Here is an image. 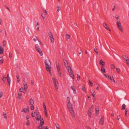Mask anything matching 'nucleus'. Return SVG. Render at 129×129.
<instances>
[{
	"label": "nucleus",
	"instance_id": "nucleus-19",
	"mask_svg": "<svg viewBox=\"0 0 129 129\" xmlns=\"http://www.w3.org/2000/svg\"><path fill=\"white\" fill-rule=\"evenodd\" d=\"M40 120L41 122L40 124V126H42L44 124V121L43 119L42 118V119H40Z\"/></svg>",
	"mask_w": 129,
	"mask_h": 129
},
{
	"label": "nucleus",
	"instance_id": "nucleus-61",
	"mask_svg": "<svg viewBox=\"0 0 129 129\" xmlns=\"http://www.w3.org/2000/svg\"><path fill=\"white\" fill-rule=\"evenodd\" d=\"M31 115L32 117H35V115L34 114V113L33 112L31 113Z\"/></svg>",
	"mask_w": 129,
	"mask_h": 129
},
{
	"label": "nucleus",
	"instance_id": "nucleus-12",
	"mask_svg": "<svg viewBox=\"0 0 129 129\" xmlns=\"http://www.w3.org/2000/svg\"><path fill=\"white\" fill-rule=\"evenodd\" d=\"M100 64L102 67H104L105 66V62L104 61H103L102 59L100 60Z\"/></svg>",
	"mask_w": 129,
	"mask_h": 129
},
{
	"label": "nucleus",
	"instance_id": "nucleus-2",
	"mask_svg": "<svg viewBox=\"0 0 129 129\" xmlns=\"http://www.w3.org/2000/svg\"><path fill=\"white\" fill-rule=\"evenodd\" d=\"M67 106L71 114L72 117H73L74 118L75 116L74 112L72 107V105L71 103L67 104Z\"/></svg>",
	"mask_w": 129,
	"mask_h": 129
},
{
	"label": "nucleus",
	"instance_id": "nucleus-44",
	"mask_svg": "<svg viewBox=\"0 0 129 129\" xmlns=\"http://www.w3.org/2000/svg\"><path fill=\"white\" fill-rule=\"evenodd\" d=\"M30 108L31 110H34V106L33 105H32L30 107Z\"/></svg>",
	"mask_w": 129,
	"mask_h": 129
},
{
	"label": "nucleus",
	"instance_id": "nucleus-26",
	"mask_svg": "<svg viewBox=\"0 0 129 129\" xmlns=\"http://www.w3.org/2000/svg\"><path fill=\"white\" fill-rule=\"evenodd\" d=\"M66 68L67 70L68 71V72L69 73H70V69H71V68L70 66H69L67 67H66Z\"/></svg>",
	"mask_w": 129,
	"mask_h": 129
},
{
	"label": "nucleus",
	"instance_id": "nucleus-29",
	"mask_svg": "<svg viewBox=\"0 0 129 129\" xmlns=\"http://www.w3.org/2000/svg\"><path fill=\"white\" fill-rule=\"evenodd\" d=\"M42 10L43 12L45 13V14L46 15H47V13L46 9L44 8H43L42 9Z\"/></svg>",
	"mask_w": 129,
	"mask_h": 129
},
{
	"label": "nucleus",
	"instance_id": "nucleus-4",
	"mask_svg": "<svg viewBox=\"0 0 129 129\" xmlns=\"http://www.w3.org/2000/svg\"><path fill=\"white\" fill-rule=\"evenodd\" d=\"M117 27L122 32H123V29L121 25V24L120 22V21L119 20L117 21Z\"/></svg>",
	"mask_w": 129,
	"mask_h": 129
},
{
	"label": "nucleus",
	"instance_id": "nucleus-63",
	"mask_svg": "<svg viewBox=\"0 0 129 129\" xmlns=\"http://www.w3.org/2000/svg\"><path fill=\"white\" fill-rule=\"evenodd\" d=\"M41 16L43 18V19H44L45 18V16L44 15H43L42 14L41 15Z\"/></svg>",
	"mask_w": 129,
	"mask_h": 129
},
{
	"label": "nucleus",
	"instance_id": "nucleus-56",
	"mask_svg": "<svg viewBox=\"0 0 129 129\" xmlns=\"http://www.w3.org/2000/svg\"><path fill=\"white\" fill-rule=\"evenodd\" d=\"M9 57L10 58H11L12 57V54L11 53H10L9 54Z\"/></svg>",
	"mask_w": 129,
	"mask_h": 129
},
{
	"label": "nucleus",
	"instance_id": "nucleus-46",
	"mask_svg": "<svg viewBox=\"0 0 129 129\" xmlns=\"http://www.w3.org/2000/svg\"><path fill=\"white\" fill-rule=\"evenodd\" d=\"M88 116L90 117H91V113L89 112V113H88Z\"/></svg>",
	"mask_w": 129,
	"mask_h": 129
},
{
	"label": "nucleus",
	"instance_id": "nucleus-10",
	"mask_svg": "<svg viewBox=\"0 0 129 129\" xmlns=\"http://www.w3.org/2000/svg\"><path fill=\"white\" fill-rule=\"evenodd\" d=\"M103 25L104 27L106 29L108 30L109 31H111V30L109 29V28L107 24L105 22H104L103 23Z\"/></svg>",
	"mask_w": 129,
	"mask_h": 129
},
{
	"label": "nucleus",
	"instance_id": "nucleus-49",
	"mask_svg": "<svg viewBox=\"0 0 129 129\" xmlns=\"http://www.w3.org/2000/svg\"><path fill=\"white\" fill-rule=\"evenodd\" d=\"M42 126H40V125L38 127H37V129H41L42 128V127H41Z\"/></svg>",
	"mask_w": 129,
	"mask_h": 129
},
{
	"label": "nucleus",
	"instance_id": "nucleus-45",
	"mask_svg": "<svg viewBox=\"0 0 129 129\" xmlns=\"http://www.w3.org/2000/svg\"><path fill=\"white\" fill-rule=\"evenodd\" d=\"M30 124V122L29 120H28L27 122L26 125H29Z\"/></svg>",
	"mask_w": 129,
	"mask_h": 129
},
{
	"label": "nucleus",
	"instance_id": "nucleus-50",
	"mask_svg": "<svg viewBox=\"0 0 129 129\" xmlns=\"http://www.w3.org/2000/svg\"><path fill=\"white\" fill-rule=\"evenodd\" d=\"M82 52V51L81 49L80 50L78 51V53L79 54H81Z\"/></svg>",
	"mask_w": 129,
	"mask_h": 129
},
{
	"label": "nucleus",
	"instance_id": "nucleus-9",
	"mask_svg": "<svg viewBox=\"0 0 129 129\" xmlns=\"http://www.w3.org/2000/svg\"><path fill=\"white\" fill-rule=\"evenodd\" d=\"M104 117L103 116V117H101V118L100 119L99 121V123L101 125H103L104 124Z\"/></svg>",
	"mask_w": 129,
	"mask_h": 129
},
{
	"label": "nucleus",
	"instance_id": "nucleus-41",
	"mask_svg": "<svg viewBox=\"0 0 129 129\" xmlns=\"http://www.w3.org/2000/svg\"><path fill=\"white\" fill-rule=\"evenodd\" d=\"M125 61H126V63L128 65L129 64V59H126Z\"/></svg>",
	"mask_w": 129,
	"mask_h": 129
},
{
	"label": "nucleus",
	"instance_id": "nucleus-47",
	"mask_svg": "<svg viewBox=\"0 0 129 129\" xmlns=\"http://www.w3.org/2000/svg\"><path fill=\"white\" fill-rule=\"evenodd\" d=\"M56 127L58 129H60V128L59 127V124H58L57 123L56 124Z\"/></svg>",
	"mask_w": 129,
	"mask_h": 129
},
{
	"label": "nucleus",
	"instance_id": "nucleus-42",
	"mask_svg": "<svg viewBox=\"0 0 129 129\" xmlns=\"http://www.w3.org/2000/svg\"><path fill=\"white\" fill-rule=\"evenodd\" d=\"M89 82L90 84V86H93V83H92V82H91V81H90V80H89Z\"/></svg>",
	"mask_w": 129,
	"mask_h": 129
},
{
	"label": "nucleus",
	"instance_id": "nucleus-8",
	"mask_svg": "<svg viewBox=\"0 0 129 129\" xmlns=\"http://www.w3.org/2000/svg\"><path fill=\"white\" fill-rule=\"evenodd\" d=\"M64 65L66 68L70 66L68 63V61L66 60H63Z\"/></svg>",
	"mask_w": 129,
	"mask_h": 129
},
{
	"label": "nucleus",
	"instance_id": "nucleus-48",
	"mask_svg": "<svg viewBox=\"0 0 129 129\" xmlns=\"http://www.w3.org/2000/svg\"><path fill=\"white\" fill-rule=\"evenodd\" d=\"M31 84L32 85H34V81L33 80H31Z\"/></svg>",
	"mask_w": 129,
	"mask_h": 129
},
{
	"label": "nucleus",
	"instance_id": "nucleus-31",
	"mask_svg": "<svg viewBox=\"0 0 129 129\" xmlns=\"http://www.w3.org/2000/svg\"><path fill=\"white\" fill-rule=\"evenodd\" d=\"M125 104H123L122 105V109L124 110L125 109Z\"/></svg>",
	"mask_w": 129,
	"mask_h": 129
},
{
	"label": "nucleus",
	"instance_id": "nucleus-40",
	"mask_svg": "<svg viewBox=\"0 0 129 129\" xmlns=\"http://www.w3.org/2000/svg\"><path fill=\"white\" fill-rule=\"evenodd\" d=\"M123 57L124 59L126 60V59H127V58H128V57H126L125 55H123Z\"/></svg>",
	"mask_w": 129,
	"mask_h": 129
},
{
	"label": "nucleus",
	"instance_id": "nucleus-1",
	"mask_svg": "<svg viewBox=\"0 0 129 129\" xmlns=\"http://www.w3.org/2000/svg\"><path fill=\"white\" fill-rule=\"evenodd\" d=\"M52 80L54 84L55 88L56 91H57L59 86L58 80L55 77H54L52 78Z\"/></svg>",
	"mask_w": 129,
	"mask_h": 129
},
{
	"label": "nucleus",
	"instance_id": "nucleus-15",
	"mask_svg": "<svg viewBox=\"0 0 129 129\" xmlns=\"http://www.w3.org/2000/svg\"><path fill=\"white\" fill-rule=\"evenodd\" d=\"M23 85H24V89L25 90H26L28 86L27 84L25 83V82H24L23 83Z\"/></svg>",
	"mask_w": 129,
	"mask_h": 129
},
{
	"label": "nucleus",
	"instance_id": "nucleus-17",
	"mask_svg": "<svg viewBox=\"0 0 129 129\" xmlns=\"http://www.w3.org/2000/svg\"><path fill=\"white\" fill-rule=\"evenodd\" d=\"M28 107H27V109L26 108H24L21 112H23V111H24V112L25 113H27V112L28 113Z\"/></svg>",
	"mask_w": 129,
	"mask_h": 129
},
{
	"label": "nucleus",
	"instance_id": "nucleus-34",
	"mask_svg": "<svg viewBox=\"0 0 129 129\" xmlns=\"http://www.w3.org/2000/svg\"><path fill=\"white\" fill-rule=\"evenodd\" d=\"M43 108H44V111L46 110V108L45 104V103H44V102L43 103Z\"/></svg>",
	"mask_w": 129,
	"mask_h": 129
},
{
	"label": "nucleus",
	"instance_id": "nucleus-28",
	"mask_svg": "<svg viewBox=\"0 0 129 129\" xmlns=\"http://www.w3.org/2000/svg\"><path fill=\"white\" fill-rule=\"evenodd\" d=\"M61 7L60 6L57 5V10L58 12H59L60 10Z\"/></svg>",
	"mask_w": 129,
	"mask_h": 129
},
{
	"label": "nucleus",
	"instance_id": "nucleus-13",
	"mask_svg": "<svg viewBox=\"0 0 129 129\" xmlns=\"http://www.w3.org/2000/svg\"><path fill=\"white\" fill-rule=\"evenodd\" d=\"M70 74L71 77L73 79H74V76L73 74V72L72 69H70Z\"/></svg>",
	"mask_w": 129,
	"mask_h": 129
},
{
	"label": "nucleus",
	"instance_id": "nucleus-43",
	"mask_svg": "<svg viewBox=\"0 0 129 129\" xmlns=\"http://www.w3.org/2000/svg\"><path fill=\"white\" fill-rule=\"evenodd\" d=\"M3 78L2 79V80L3 81H4V82H5L6 79V77H4V76H3Z\"/></svg>",
	"mask_w": 129,
	"mask_h": 129
},
{
	"label": "nucleus",
	"instance_id": "nucleus-37",
	"mask_svg": "<svg viewBox=\"0 0 129 129\" xmlns=\"http://www.w3.org/2000/svg\"><path fill=\"white\" fill-rule=\"evenodd\" d=\"M16 78H17V83H18L19 81V76H18H18H16Z\"/></svg>",
	"mask_w": 129,
	"mask_h": 129
},
{
	"label": "nucleus",
	"instance_id": "nucleus-52",
	"mask_svg": "<svg viewBox=\"0 0 129 129\" xmlns=\"http://www.w3.org/2000/svg\"><path fill=\"white\" fill-rule=\"evenodd\" d=\"M116 71H117V72L118 73H120V72H119L120 69L119 68H117L116 69Z\"/></svg>",
	"mask_w": 129,
	"mask_h": 129
},
{
	"label": "nucleus",
	"instance_id": "nucleus-30",
	"mask_svg": "<svg viewBox=\"0 0 129 129\" xmlns=\"http://www.w3.org/2000/svg\"><path fill=\"white\" fill-rule=\"evenodd\" d=\"M94 52L95 53L96 55H97L98 54V50L97 48H95L94 49Z\"/></svg>",
	"mask_w": 129,
	"mask_h": 129
},
{
	"label": "nucleus",
	"instance_id": "nucleus-23",
	"mask_svg": "<svg viewBox=\"0 0 129 129\" xmlns=\"http://www.w3.org/2000/svg\"><path fill=\"white\" fill-rule=\"evenodd\" d=\"M71 89L73 90L74 92V93L75 94L76 93V90L75 89V88L74 86H72L71 87Z\"/></svg>",
	"mask_w": 129,
	"mask_h": 129
},
{
	"label": "nucleus",
	"instance_id": "nucleus-64",
	"mask_svg": "<svg viewBox=\"0 0 129 129\" xmlns=\"http://www.w3.org/2000/svg\"><path fill=\"white\" fill-rule=\"evenodd\" d=\"M117 119L119 120L120 118V116L119 115V116H117Z\"/></svg>",
	"mask_w": 129,
	"mask_h": 129
},
{
	"label": "nucleus",
	"instance_id": "nucleus-20",
	"mask_svg": "<svg viewBox=\"0 0 129 129\" xmlns=\"http://www.w3.org/2000/svg\"><path fill=\"white\" fill-rule=\"evenodd\" d=\"M95 115L97 116L98 115V113L99 112V109L97 108H95Z\"/></svg>",
	"mask_w": 129,
	"mask_h": 129
},
{
	"label": "nucleus",
	"instance_id": "nucleus-58",
	"mask_svg": "<svg viewBox=\"0 0 129 129\" xmlns=\"http://www.w3.org/2000/svg\"><path fill=\"white\" fill-rule=\"evenodd\" d=\"M29 116L28 115H27L26 116V120L28 119L29 118Z\"/></svg>",
	"mask_w": 129,
	"mask_h": 129
},
{
	"label": "nucleus",
	"instance_id": "nucleus-21",
	"mask_svg": "<svg viewBox=\"0 0 129 129\" xmlns=\"http://www.w3.org/2000/svg\"><path fill=\"white\" fill-rule=\"evenodd\" d=\"M35 48L37 51L41 49L38 45L37 44L35 45Z\"/></svg>",
	"mask_w": 129,
	"mask_h": 129
},
{
	"label": "nucleus",
	"instance_id": "nucleus-54",
	"mask_svg": "<svg viewBox=\"0 0 129 129\" xmlns=\"http://www.w3.org/2000/svg\"><path fill=\"white\" fill-rule=\"evenodd\" d=\"M23 88L22 87L21 88L19 89V91L20 92H22L23 91Z\"/></svg>",
	"mask_w": 129,
	"mask_h": 129
},
{
	"label": "nucleus",
	"instance_id": "nucleus-16",
	"mask_svg": "<svg viewBox=\"0 0 129 129\" xmlns=\"http://www.w3.org/2000/svg\"><path fill=\"white\" fill-rule=\"evenodd\" d=\"M37 51L39 53L41 56H42L43 55V53L42 52V50H41V49L39 50H37Z\"/></svg>",
	"mask_w": 129,
	"mask_h": 129
},
{
	"label": "nucleus",
	"instance_id": "nucleus-25",
	"mask_svg": "<svg viewBox=\"0 0 129 129\" xmlns=\"http://www.w3.org/2000/svg\"><path fill=\"white\" fill-rule=\"evenodd\" d=\"M3 48L2 47L0 46V54H2L3 53Z\"/></svg>",
	"mask_w": 129,
	"mask_h": 129
},
{
	"label": "nucleus",
	"instance_id": "nucleus-55",
	"mask_svg": "<svg viewBox=\"0 0 129 129\" xmlns=\"http://www.w3.org/2000/svg\"><path fill=\"white\" fill-rule=\"evenodd\" d=\"M5 6L6 7V8H7V9L8 10L10 11L9 8L6 5H5Z\"/></svg>",
	"mask_w": 129,
	"mask_h": 129
},
{
	"label": "nucleus",
	"instance_id": "nucleus-39",
	"mask_svg": "<svg viewBox=\"0 0 129 129\" xmlns=\"http://www.w3.org/2000/svg\"><path fill=\"white\" fill-rule=\"evenodd\" d=\"M37 111H38V109L37 108L35 110V112H34V114H37V113H37Z\"/></svg>",
	"mask_w": 129,
	"mask_h": 129
},
{
	"label": "nucleus",
	"instance_id": "nucleus-3",
	"mask_svg": "<svg viewBox=\"0 0 129 129\" xmlns=\"http://www.w3.org/2000/svg\"><path fill=\"white\" fill-rule=\"evenodd\" d=\"M48 35L51 42L52 43H53L54 42V40L52 33L51 31H49L48 33Z\"/></svg>",
	"mask_w": 129,
	"mask_h": 129
},
{
	"label": "nucleus",
	"instance_id": "nucleus-60",
	"mask_svg": "<svg viewBox=\"0 0 129 129\" xmlns=\"http://www.w3.org/2000/svg\"><path fill=\"white\" fill-rule=\"evenodd\" d=\"M22 95V94L20 93H18V97H20Z\"/></svg>",
	"mask_w": 129,
	"mask_h": 129
},
{
	"label": "nucleus",
	"instance_id": "nucleus-11",
	"mask_svg": "<svg viewBox=\"0 0 129 129\" xmlns=\"http://www.w3.org/2000/svg\"><path fill=\"white\" fill-rule=\"evenodd\" d=\"M45 65L46 66H51V62L49 59H46V62H45Z\"/></svg>",
	"mask_w": 129,
	"mask_h": 129
},
{
	"label": "nucleus",
	"instance_id": "nucleus-62",
	"mask_svg": "<svg viewBox=\"0 0 129 129\" xmlns=\"http://www.w3.org/2000/svg\"><path fill=\"white\" fill-rule=\"evenodd\" d=\"M115 6H114L113 8L112 9V10L113 11H114L115 10Z\"/></svg>",
	"mask_w": 129,
	"mask_h": 129
},
{
	"label": "nucleus",
	"instance_id": "nucleus-59",
	"mask_svg": "<svg viewBox=\"0 0 129 129\" xmlns=\"http://www.w3.org/2000/svg\"><path fill=\"white\" fill-rule=\"evenodd\" d=\"M35 22H36V26H38L39 25V23H38V22H36V21H35Z\"/></svg>",
	"mask_w": 129,
	"mask_h": 129
},
{
	"label": "nucleus",
	"instance_id": "nucleus-53",
	"mask_svg": "<svg viewBox=\"0 0 129 129\" xmlns=\"http://www.w3.org/2000/svg\"><path fill=\"white\" fill-rule=\"evenodd\" d=\"M44 112L45 113L46 116L47 117V110H44Z\"/></svg>",
	"mask_w": 129,
	"mask_h": 129
},
{
	"label": "nucleus",
	"instance_id": "nucleus-14",
	"mask_svg": "<svg viewBox=\"0 0 129 129\" xmlns=\"http://www.w3.org/2000/svg\"><path fill=\"white\" fill-rule=\"evenodd\" d=\"M29 105H33L34 104V100L32 98H31L28 101Z\"/></svg>",
	"mask_w": 129,
	"mask_h": 129
},
{
	"label": "nucleus",
	"instance_id": "nucleus-36",
	"mask_svg": "<svg viewBox=\"0 0 129 129\" xmlns=\"http://www.w3.org/2000/svg\"><path fill=\"white\" fill-rule=\"evenodd\" d=\"M66 35L67 37V38L68 39H70V35L68 34H66Z\"/></svg>",
	"mask_w": 129,
	"mask_h": 129
},
{
	"label": "nucleus",
	"instance_id": "nucleus-7",
	"mask_svg": "<svg viewBox=\"0 0 129 129\" xmlns=\"http://www.w3.org/2000/svg\"><path fill=\"white\" fill-rule=\"evenodd\" d=\"M35 119L36 120L39 121L41 119V116L39 113H37Z\"/></svg>",
	"mask_w": 129,
	"mask_h": 129
},
{
	"label": "nucleus",
	"instance_id": "nucleus-6",
	"mask_svg": "<svg viewBox=\"0 0 129 129\" xmlns=\"http://www.w3.org/2000/svg\"><path fill=\"white\" fill-rule=\"evenodd\" d=\"M46 69L47 71L49 72V73L50 75H51L52 73L51 71V66H47L46 67Z\"/></svg>",
	"mask_w": 129,
	"mask_h": 129
},
{
	"label": "nucleus",
	"instance_id": "nucleus-27",
	"mask_svg": "<svg viewBox=\"0 0 129 129\" xmlns=\"http://www.w3.org/2000/svg\"><path fill=\"white\" fill-rule=\"evenodd\" d=\"M3 115L5 119L6 120H7V117L6 114L5 113H4V112Z\"/></svg>",
	"mask_w": 129,
	"mask_h": 129
},
{
	"label": "nucleus",
	"instance_id": "nucleus-35",
	"mask_svg": "<svg viewBox=\"0 0 129 129\" xmlns=\"http://www.w3.org/2000/svg\"><path fill=\"white\" fill-rule=\"evenodd\" d=\"M82 90H83V91H84L85 92H86V91L85 90V87L84 86H83L81 88Z\"/></svg>",
	"mask_w": 129,
	"mask_h": 129
},
{
	"label": "nucleus",
	"instance_id": "nucleus-24",
	"mask_svg": "<svg viewBox=\"0 0 129 129\" xmlns=\"http://www.w3.org/2000/svg\"><path fill=\"white\" fill-rule=\"evenodd\" d=\"M4 61V59L3 57H0V63L1 64H2Z\"/></svg>",
	"mask_w": 129,
	"mask_h": 129
},
{
	"label": "nucleus",
	"instance_id": "nucleus-57",
	"mask_svg": "<svg viewBox=\"0 0 129 129\" xmlns=\"http://www.w3.org/2000/svg\"><path fill=\"white\" fill-rule=\"evenodd\" d=\"M3 46H4L6 44V42L5 40L3 41Z\"/></svg>",
	"mask_w": 129,
	"mask_h": 129
},
{
	"label": "nucleus",
	"instance_id": "nucleus-22",
	"mask_svg": "<svg viewBox=\"0 0 129 129\" xmlns=\"http://www.w3.org/2000/svg\"><path fill=\"white\" fill-rule=\"evenodd\" d=\"M101 71L103 73H105L106 72V71L105 69L103 67H102L101 68Z\"/></svg>",
	"mask_w": 129,
	"mask_h": 129
},
{
	"label": "nucleus",
	"instance_id": "nucleus-18",
	"mask_svg": "<svg viewBox=\"0 0 129 129\" xmlns=\"http://www.w3.org/2000/svg\"><path fill=\"white\" fill-rule=\"evenodd\" d=\"M91 92L92 95L93 97H94L95 94L94 91L93 89H91Z\"/></svg>",
	"mask_w": 129,
	"mask_h": 129
},
{
	"label": "nucleus",
	"instance_id": "nucleus-33",
	"mask_svg": "<svg viewBox=\"0 0 129 129\" xmlns=\"http://www.w3.org/2000/svg\"><path fill=\"white\" fill-rule=\"evenodd\" d=\"M111 69H114L115 68V67L113 64H112L111 65Z\"/></svg>",
	"mask_w": 129,
	"mask_h": 129
},
{
	"label": "nucleus",
	"instance_id": "nucleus-5",
	"mask_svg": "<svg viewBox=\"0 0 129 129\" xmlns=\"http://www.w3.org/2000/svg\"><path fill=\"white\" fill-rule=\"evenodd\" d=\"M56 65L57 69L58 71V75L60 77H61V75L60 72V68L59 67V63H56Z\"/></svg>",
	"mask_w": 129,
	"mask_h": 129
},
{
	"label": "nucleus",
	"instance_id": "nucleus-38",
	"mask_svg": "<svg viewBox=\"0 0 129 129\" xmlns=\"http://www.w3.org/2000/svg\"><path fill=\"white\" fill-rule=\"evenodd\" d=\"M77 80L78 81H79L80 79V77L79 75L77 74Z\"/></svg>",
	"mask_w": 129,
	"mask_h": 129
},
{
	"label": "nucleus",
	"instance_id": "nucleus-32",
	"mask_svg": "<svg viewBox=\"0 0 129 129\" xmlns=\"http://www.w3.org/2000/svg\"><path fill=\"white\" fill-rule=\"evenodd\" d=\"M67 104L71 103L70 102V99L69 97H67Z\"/></svg>",
	"mask_w": 129,
	"mask_h": 129
},
{
	"label": "nucleus",
	"instance_id": "nucleus-51",
	"mask_svg": "<svg viewBox=\"0 0 129 129\" xmlns=\"http://www.w3.org/2000/svg\"><path fill=\"white\" fill-rule=\"evenodd\" d=\"M108 77L109 79L111 81H112V78H111V77L110 76H109V75H108Z\"/></svg>",
	"mask_w": 129,
	"mask_h": 129
}]
</instances>
